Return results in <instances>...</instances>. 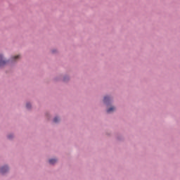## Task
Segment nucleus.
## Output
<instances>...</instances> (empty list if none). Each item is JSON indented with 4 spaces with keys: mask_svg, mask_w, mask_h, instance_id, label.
Masks as SVG:
<instances>
[{
    "mask_svg": "<svg viewBox=\"0 0 180 180\" xmlns=\"http://www.w3.org/2000/svg\"><path fill=\"white\" fill-rule=\"evenodd\" d=\"M4 56L2 55H0V67H4L5 64H6V61L3 60Z\"/></svg>",
    "mask_w": 180,
    "mask_h": 180,
    "instance_id": "nucleus-1",
    "label": "nucleus"
},
{
    "mask_svg": "<svg viewBox=\"0 0 180 180\" xmlns=\"http://www.w3.org/2000/svg\"><path fill=\"white\" fill-rule=\"evenodd\" d=\"M8 166H4L0 169L1 174H5L6 172H8Z\"/></svg>",
    "mask_w": 180,
    "mask_h": 180,
    "instance_id": "nucleus-2",
    "label": "nucleus"
},
{
    "mask_svg": "<svg viewBox=\"0 0 180 180\" xmlns=\"http://www.w3.org/2000/svg\"><path fill=\"white\" fill-rule=\"evenodd\" d=\"M115 109L116 108L115 107H111L107 110V113H112V112H115Z\"/></svg>",
    "mask_w": 180,
    "mask_h": 180,
    "instance_id": "nucleus-3",
    "label": "nucleus"
},
{
    "mask_svg": "<svg viewBox=\"0 0 180 180\" xmlns=\"http://www.w3.org/2000/svg\"><path fill=\"white\" fill-rule=\"evenodd\" d=\"M110 101V98L109 96L104 97L103 102L104 103H108Z\"/></svg>",
    "mask_w": 180,
    "mask_h": 180,
    "instance_id": "nucleus-4",
    "label": "nucleus"
},
{
    "mask_svg": "<svg viewBox=\"0 0 180 180\" xmlns=\"http://www.w3.org/2000/svg\"><path fill=\"white\" fill-rule=\"evenodd\" d=\"M20 58V56L18 55L12 58V61H16V60H19Z\"/></svg>",
    "mask_w": 180,
    "mask_h": 180,
    "instance_id": "nucleus-5",
    "label": "nucleus"
},
{
    "mask_svg": "<svg viewBox=\"0 0 180 180\" xmlns=\"http://www.w3.org/2000/svg\"><path fill=\"white\" fill-rule=\"evenodd\" d=\"M56 162H57V160H56V159H50L49 160V164L53 165V164H56Z\"/></svg>",
    "mask_w": 180,
    "mask_h": 180,
    "instance_id": "nucleus-6",
    "label": "nucleus"
},
{
    "mask_svg": "<svg viewBox=\"0 0 180 180\" xmlns=\"http://www.w3.org/2000/svg\"><path fill=\"white\" fill-rule=\"evenodd\" d=\"M60 120V119L57 117H56L54 119H53V122L54 123H58V122Z\"/></svg>",
    "mask_w": 180,
    "mask_h": 180,
    "instance_id": "nucleus-7",
    "label": "nucleus"
},
{
    "mask_svg": "<svg viewBox=\"0 0 180 180\" xmlns=\"http://www.w3.org/2000/svg\"><path fill=\"white\" fill-rule=\"evenodd\" d=\"M31 106H32V105H31L30 103H27V105H26V108H27V109H30Z\"/></svg>",
    "mask_w": 180,
    "mask_h": 180,
    "instance_id": "nucleus-8",
    "label": "nucleus"
},
{
    "mask_svg": "<svg viewBox=\"0 0 180 180\" xmlns=\"http://www.w3.org/2000/svg\"><path fill=\"white\" fill-rule=\"evenodd\" d=\"M12 138V136H8V139H11Z\"/></svg>",
    "mask_w": 180,
    "mask_h": 180,
    "instance_id": "nucleus-9",
    "label": "nucleus"
}]
</instances>
